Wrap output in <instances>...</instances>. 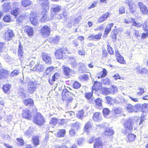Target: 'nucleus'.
<instances>
[{"label": "nucleus", "mask_w": 148, "mask_h": 148, "mask_svg": "<svg viewBox=\"0 0 148 148\" xmlns=\"http://www.w3.org/2000/svg\"><path fill=\"white\" fill-rule=\"evenodd\" d=\"M33 121L35 123L40 125H43L44 122L43 117L39 113L35 115Z\"/></svg>", "instance_id": "obj_1"}, {"label": "nucleus", "mask_w": 148, "mask_h": 148, "mask_svg": "<svg viewBox=\"0 0 148 148\" xmlns=\"http://www.w3.org/2000/svg\"><path fill=\"white\" fill-rule=\"evenodd\" d=\"M50 28L47 25H44L40 30L41 33L42 35L45 37L49 36L50 33Z\"/></svg>", "instance_id": "obj_2"}, {"label": "nucleus", "mask_w": 148, "mask_h": 148, "mask_svg": "<svg viewBox=\"0 0 148 148\" xmlns=\"http://www.w3.org/2000/svg\"><path fill=\"white\" fill-rule=\"evenodd\" d=\"M36 13L35 12H32L29 16V20L31 23L34 25H36L38 23V20L37 18Z\"/></svg>", "instance_id": "obj_3"}, {"label": "nucleus", "mask_w": 148, "mask_h": 148, "mask_svg": "<svg viewBox=\"0 0 148 148\" xmlns=\"http://www.w3.org/2000/svg\"><path fill=\"white\" fill-rule=\"evenodd\" d=\"M62 95L63 97L64 98L65 97L66 98L72 99H73L75 97V95L73 94V93L70 92L66 89L63 90L62 92Z\"/></svg>", "instance_id": "obj_4"}, {"label": "nucleus", "mask_w": 148, "mask_h": 148, "mask_svg": "<svg viewBox=\"0 0 148 148\" xmlns=\"http://www.w3.org/2000/svg\"><path fill=\"white\" fill-rule=\"evenodd\" d=\"M14 34L13 31L11 29L8 30L5 33V38L7 40H10L14 36Z\"/></svg>", "instance_id": "obj_5"}, {"label": "nucleus", "mask_w": 148, "mask_h": 148, "mask_svg": "<svg viewBox=\"0 0 148 148\" xmlns=\"http://www.w3.org/2000/svg\"><path fill=\"white\" fill-rule=\"evenodd\" d=\"M38 2L42 6L44 9H48L49 5V1L48 0H38Z\"/></svg>", "instance_id": "obj_6"}, {"label": "nucleus", "mask_w": 148, "mask_h": 148, "mask_svg": "<svg viewBox=\"0 0 148 148\" xmlns=\"http://www.w3.org/2000/svg\"><path fill=\"white\" fill-rule=\"evenodd\" d=\"M28 91L29 92L31 93H33L36 90V87L34 86V82L32 81L28 82Z\"/></svg>", "instance_id": "obj_7"}, {"label": "nucleus", "mask_w": 148, "mask_h": 148, "mask_svg": "<svg viewBox=\"0 0 148 148\" xmlns=\"http://www.w3.org/2000/svg\"><path fill=\"white\" fill-rule=\"evenodd\" d=\"M103 144L99 138H96L94 144V148H102Z\"/></svg>", "instance_id": "obj_8"}, {"label": "nucleus", "mask_w": 148, "mask_h": 148, "mask_svg": "<svg viewBox=\"0 0 148 148\" xmlns=\"http://www.w3.org/2000/svg\"><path fill=\"white\" fill-rule=\"evenodd\" d=\"M22 116L24 118L29 120L31 119L32 116L31 112L27 109L23 110Z\"/></svg>", "instance_id": "obj_9"}, {"label": "nucleus", "mask_w": 148, "mask_h": 148, "mask_svg": "<svg viewBox=\"0 0 148 148\" xmlns=\"http://www.w3.org/2000/svg\"><path fill=\"white\" fill-rule=\"evenodd\" d=\"M61 7L59 5L57 4H52L51 5V12L56 13L61 11Z\"/></svg>", "instance_id": "obj_10"}, {"label": "nucleus", "mask_w": 148, "mask_h": 148, "mask_svg": "<svg viewBox=\"0 0 148 148\" xmlns=\"http://www.w3.org/2000/svg\"><path fill=\"white\" fill-rule=\"evenodd\" d=\"M42 59L46 63L48 64L51 63V60L50 56L49 54L43 53L42 54Z\"/></svg>", "instance_id": "obj_11"}, {"label": "nucleus", "mask_w": 148, "mask_h": 148, "mask_svg": "<svg viewBox=\"0 0 148 148\" xmlns=\"http://www.w3.org/2000/svg\"><path fill=\"white\" fill-rule=\"evenodd\" d=\"M24 31L29 36H32L33 35L34 30L32 27L30 26H26L25 28Z\"/></svg>", "instance_id": "obj_12"}, {"label": "nucleus", "mask_w": 148, "mask_h": 148, "mask_svg": "<svg viewBox=\"0 0 148 148\" xmlns=\"http://www.w3.org/2000/svg\"><path fill=\"white\" fill-rule=\"evenodd\" d=\"M102 119V117L99 112H95L93 116V120L95 121H98Z\"/></svg>", "instance_id": "obj_13"}, {"label": "nucleus", "mask_w": 148, "mask_h": 148, "mask_svg": "<svg viewBox=\"0 0 148 148\" xmlns=\"http://www.w3.org/2000/svg\"><path fill=\"white\" fill-rule=\"evenodd\" d=\"M141 11L144 14H147L148 12V10L145 5L141 2H139L138 4Z\"/></svg>", "instance_id": "obj_14"}, {"label": "nucleus", "mask_w": 148, "mask_h": 148, "mask_svg": "<svg viewBox=\"0 0 148 148\" xmlns=\"http://www.w3.org/2000/svg\"><path fill=\"white\" fill-rule=\"evenodd\" d=\"M95 101V106L97 108L99 109L102 108L103 106L102 103V100L101 99L99 98H98L96 99Z\"/></svg>", "instance_id": "obj_15"}, {"label": "nucleus", "mask_w": 148, "mask_h": 148, "mask_svg": "<svg viewBox=\"0 0 148 148\" xmlns=\"http://www.w3.org/2000/svg\"><path fill=\"white\" fill-rule=\"evenodd\" d=\"M55 56L56 58L61 59L63 57V50L60 49L56 51L55 52Z\"/></svg>", "instance_id": "obj_16"}, {"label": "nucleus", "mask_w": 148, "mask_h": 148, "mask_svg": "<svg viewBox=\"0 0 148 148\" xmlns=\"http://www.w3.org/2000/svg\"><path fill=\"white\" fill-rule=\"evenodd\" d=\"M136 137V135L132 133H130L127 136V141L131 142L134 141Z\"/></svg>", "instance_id": "obj_17"}, {"label": "nucleus", "mask_w": 148, "mask_h": 148, "mask_svg": "<svg viewBox=\"0 0 148 148\" xmlns=\"http://www.w3.org/2000/svg\"><path fill=\"white\" fill-rule=\"evenodd\" d=\"M131 21H128L126 19H125L124 20V23H129L130 22H132V25L134 26L138 27H140L142 26V25L139 23H136L134 19L132 18H130Z\"/></svg>", "instance_id": "obj_18"}, {"label": "nucleus", "mask_w": 148, "mask_h": 148, "mask_svg": "<svg viewBox=\"0 0 148 148\" xmlns=\"http://www.w3.org/2000/svg\"><path fill=\"white\" fill-rule=\"evenodd\" d=\"M8 75V71L5 70H0V79L6 77Z\"/></svg>", "instance_id": "obj_19"}, {"label": "nucleus", "mask_w": 148, "mask_h": 148, "mask_svg": "<svg viewBox=\"0 0 148 148\" xmlns=\"http://www.w3.org/2000/svg\"><path fill=\"white\" fill-rule=\"evenodd\" d=\"M133 121L132 119H130L127 120L124 124V127L128 128L131 127L132 128L133 126Z\"/></svg>", "instance_id": "obj_20"}, {"label": "nucleus", "mask_w": 148, "mask_h": 148, "mask_svg": "<svg viewBox=\"0 0 148 148\" xmlns=\"http://www.w3.org/2000/svg\"><path fill=\"white\" fill-rule=\"evenodd\" d=\"M60 74L58 73H55L51 79H49V81L51 84H53V82H54L56 79H57L59 77Z\"/></svg>", "instance_id": "obj_21"}, {"label": "nucleus", "mask_w": 148, "mask_h": 148, "mask_svg": "<svg viewBox=\"0 0 148 148\" xmlns=\"http://www.w3.org/2000/svg\"><path fill=\"white\" fill-rule=\"evenodd\" d=\"M92 128L90 123L88 121L86 123L84 128V131L86 133L88 132Z\"/></svg>", "instance_id": "obj_22"}, {"label": "nucleus", "mask_w": 148, "mask_h": 148, "mask_svg": "<svg viewBox=\"0 0 148 148\" xmlns=\"http://www.w3.org/2000/svg\"><path fill=\"white\" fill-rule=\"evenodd\" d=\"M34 131V128L32 127H30L25 132V136L30 137L33 134Z\"/></svg>", "instance_id": "obj_23"}, {"label": "nucleus", "mask_w": 148, "mask_h": 148, "mask_svg": "<svg viewBox=\"0 0 148 148\" xmlns=\"http://www.w3.org/2000/svg\"><path fill=\"white\" fill-rule=\"evenodd\" d=\"M32 2L30 0H22L21 1V5L24 7L29 6L31 5Z\"/></svg>", "instance_id": "obj_24"}, {"label": "nucleus", "mask_w": 148, "mask_h": 148, "mask_svg": "<svg viewBox=\"0 0 148 148\" xmlns=\"http://www.w3.org/2000/svg\"><path fill=\"white\" fill-rule=\"evenodd\" d=\"M113 23H110L106 26L104 31L105 34H107L110 32L111 30V28L113 26Z\"/></svg>", "instance_id": "obj_25"}, {"label": "nucleus", "mask_w": 148, "mask_h": 148, "mask_svg": "<svg viewBox=\"0 0 148 148\" xmlns=\"http://www.w3.org/2000/svg\"><path fill=\"white\" fill-rule=\"evenodd\" d=\"M2 7L3 10L7 12L10 9L11 6L9 3H5L3 4Z\"/></svg>", "instance_id": "obj_26"}, {"label": "nucleus", "mask_w": 148, "mask_h": 148, "mask_svg": "<svg viewBox=\"0 0 148 148\" xmlns=\"http://www.w3.org/2000/svg\"><path fill=\"white\" fill-rule=\"evenodd\" d=\"M109 14L108 12H106L103 15L99 18L98 22L101 23L105 20L108 17Z\"/></svg>", "instance_id": "obj_27"}, {"label": "nucleus", "mask_w": 148, "mask_h": 148, "mask_svg": "<svg viewBox=\"0 0 148 148\" xmlns=\"http://www.w3.org/2000/svg\"><path fill=\"white\" fill-rule=\"evenodd\" d=\"M42 17L41 18L40 20V21L42 22H45L47 21H48L49 20H50L52 19V18H49L48 17V16H47V14L46 13H45V14H42Z\"/></svg>", "instance_id": "obj_28"}, {"label": "nucleus", "mask_w": 148, "mask_h": 148, "mask_svg": "<svg viewBox=\"0 0 148 148\" xmlns=\"http://www.w3.org/2000/svg\"><path fill=\"white\" fill-rule=\"evenodd\" d=\"M106 98L107 100L108 103L110 104H112L114 102L115 103H118L119 102L116 99H113L109 96H107L106 97Z\"/></svg>", "instance_id": "obj_29"}, {"label": "nucleus", "mask_w": 148, "mask_h": 148, "mask_svg": "<svg viewBox=\"0 0 148 148\" xmlns=\"http://www.w3.org/2000/svg\"><path fill=\"white\" fill-rule=\"evenodd\" d=\"M114 132L113 130L109 128H107L105 132H104V134L105 135L111 136L113 134Z\"/></svg>", "instance_id": "obj_30"}, {"label": "nucleus", "mask_w": 148, "mask_h": 148, "mask_svg": "<svg viewBox=\"0 0 148 148\" xmlns=\"http://www.w3.org/2000/svg\"><path fill=\"white\" fill-rule=\"evenodd\" d=\"M32 140L34 146H37L39 145V140L38 136H34L32 138Z\"/></svg>", "instance_id": "obj_31"}, {"label": "nucleus", "mask_w": 148, "mask_h": 148, "mask_svg": "<svg viewBox=\"0 0 148 148\" xmlns=\"http://www.w3.org/2000/svg\"><path fill=\"white\" fill-rule=\"evenodd\" d=\"M23 102L26 105L33 106L34 105L33 101L31 99H27L24 100Z\"/></svg>", "instance_id": "obj_32"}, {"label": "nucleus", "mask_w": 148, "mask_h": 148, "mask_svg": "<svg viewBox=\"0 0 148 148\" xmlns=\"http://www.w3.org/2000/svg\"><path fill=\"white\" fill-rule=\"evenodd\" d=\"M79 79L82 81H87L89 79V76L87 74H83L79 77Z\"/></svg>", "instance_id": "obj_33"}, {"label": "nucleus", "mask_w": 148, "mask_h": 148, "mask_svg": "<svg viewBox=\"0 0 148 148\" xmlns=\"http://www.w3.org/2000/svg\"><path fill=\"white\" fill-rule=\"evenodd\" d=\"M63 69L64 71V74L67 77L69 76L70 69L67 67L63 66Z\"/></svg>", "instance_id": "obj_34"}, {"label": "nucleus", "mask_w": 148, "mask_h": 148, "mask_svg": "<svg viewBox=\"0 0 148 148\" xmlns=\"http://www.w3.org/2000/svg\"><path fill=\"white\" fill-rule=\"evenodd\" d=\"M44 69V66L42 64H39V63H38V64L36 67H35L33 69V71H42Z\"/></svg>", "instance_id": "obj_35"}, {"label": "nucleus", "mask_w": 148, "mask_h": 148, "mask_svg": "<svg viewBox=\"0 0 148 148\" xmlns=\"http://www.w3.org/2000/svg\"><path fill=\"white\" fill-rule=\"evenodd\" d=\"M127 111L129 112H134V106L132 105L129 104L126 107Z\"/></svg>", "instance_id": "obj_36"}, {"label": "nucleus", "mask_w": 148, "mask_h": 148, "mask_svg": "<svg viewBox=\"0 0 148 148\" xmlns=\"http://www.w3.org/2000/svg\"><path fill=\"white\" fill-rule=\"evenodd\" d=\"M38 61L36 60H32L30 62V66L31 67L33 68V69L38 66Z\"/></svg>", "instance_id": "obj_37"}, {"label": "nucleus", "mask_w": 148, "mask_h": 148, "mask_svg": "<svg viewBox=\"0 0 148 148\" xmlns=\"http://www.w3.org/2000/svg\"><path fill=\"white\" fill-rule=\"evenodd\" d=\"M70 63L73 68L77 67L79 65V64L76 62V60L72 58L71 59Z\"/></svg>", "instance_id": "obj_38"}, {"label": "nucleus", "mask_w": 148, "mask_h": 148, "mask_svg": "<svg viewBox=\"0 0 148 148\" xmlns=\"http://www.w3.org/2000/svg\"><path fill=\"white\" fill-rule=\"evenodd\" d=\"M66 133L65 130H61L59 131L57 134V136L58 137H63Z\"/></svg>", "instance_id": "obj_39"}, {"label": "nucleus", "mask_w": 148, "mask_h": 148, "mask_svg": "<svg viewBox=\"0 0 148 148\" xmlns=\"http://www.w3.org/2000/svg\"><path fill=\"white\" fill-rule=\"evenodd\" d=\"M133 128L130 127L129 128L128 127H125L122 130V132L125 134L129 133L132 132V130Z\"/></svg>", "instance_id": "obj_40"}, {"label": "nucleus", "mask_w": 148, "mask_h": 148, "mask_svg": "<svg viewBox=\"0 0 148 148\" xmlns=\"http://www.w3.org/2000/svg\"><path fill=\"white\" fill-rule=\"evenodd\" d=\"M107 73V70L105 69H103V70L101 71L100 73V76H98V78L101 77H105Z\"/></svg>", "instance_id": "obj_41"}, {"label": "nucleus", "mask_w": 148, "mask_h": 148, "mask_svg": "<svg viewBox=\"0 0 148 148\" xmlns=\"http://www.w3.org/2000/svg\"><path fill=\"white\" fill-rule=\"evenodd\" d=\"M134 112H137L141 110L142 105L141 104H137L134 106Z\"/></svg>", "instance_id": "obj_42"}, {"label": "nucleus", "mask_w": 148, "mask_h": 148, "mask_svg": "<svg viewBox=\"0 0 148 148\" xmlns=\"http://www.w3.org/2000/svg\"><path fill=\"white\" fill-rule=\"evenodd\" d=\"M93 87L96 90L101 89L102 87L101 83L98 82L95 83Z\"/></svg>", "instance_id": "obj_43"}, {"label": "nucleus", "mask_w": 148, "mask_h": 148, "mask_svg": "<svg viewBox=\"0 0 148 148\" xmlns=\"http://www.w3.org/2000/svg\"><path fill=\"white\" fill-rule=\"evenodd\" d=\"M138 90L139 91V92L137 93V94L139 96H141L145 92L144 89L141 87H139L138 88Z\"/></svg>", "instance_id": "obj_44"}, {"label": "nucleus", "mask_w": 148, "mask_h": 148, "mask_svg": "<svg viewBox=\"0 0 148 148\" xmlns=\"http://www.w3.org/2000/svg\"><path fill=\"white\" fill-rule=\"evenodd\" d=\"M7 48L5 46V45L3 42H0V52L3 51H6Z\"/></svg>", "instance_id": "obj_45"}, {"label": "nucleus", "mask_w": 148, "mask_h": 148, "mask_svg": "<svg viewBox=\"0 0 148 148\" xmlns=\"http://www.w3.org/2000/svg\"><path fill=\"white\" fill-rule=\"evenodd\" d=\"M80 124L79 122H77L73 124L72 126V128L76 130H77L79 129L80 127Z\"/></svg>", "instance_id": "obj_46"}, {"label": "nucleus", "mask_w": 148, "mask_h": 148, "mask_svg": "<svg viewBox=\"0 0 148 148\" xmlns=\"http://www.w3.org/2000/svg\"><path fill=\"white\" fill-rule=\"evenodd\" d=\"M19 13V10L18 8L15 9V10L13 9V10L11 12V14L14 15L16 18L17 15Z\"/></svg>", "instance_id": "obj_47"}, {"label": "nucleus", "mask_w": 148, "mask_h": 148, "mask_svg": "<svg viewBox=\"0 0 148 148\" xmlns=\"http://www.w3.org/2000/svg\"><path fill=\"white\" fill-rule=\"evenodd\" d=\"M11 86L9 85H6L3 86V89L4 92L6 93H7L8 91L9 90Z\"/></svg>", "instance_id": "obj_48"}, {"label": "nucleus", "mask_w": 148, "mask_h": 148, "mask_svg": "<svg viewBox=\"0 0 148 148\" xmlns=\"http://www.w3.org/2000/svg\"><path fill=\"white\" fill-rule=\"evenodd\" d=\"M103 112L104 116L106 117L110 113V110L107 108H105L103 109Z\"/></svg>", "instance_id": "obj_49"}, {"label": "nucleus", "mask_w": 148, "mask_h": 148, "mask_svg": "<svg viewBox=\"0 0 148 148\" xmlns=\"http://www.w3.org/2000/svg\"><path fill=\"white\" fill-rule=\"evenodd\" d=\"M57 119L56 118H52L50 122V124L52 125H55L57 123Z\"/></svg>", "instance_id": "obj_50"}, {"label": "nucleus", "mask_w": 148, "mask_h": 148, "mask_svg": "<svg viewBox=\"0 0 148 148\" xmlns=\"http://www.w3.org/2000/svg\"><path fill=\"white\" fill-rule=\"evenodd\" d=\"M101 82L105 84L109 85L110 84V81L108 78L106 77L102 80Z\"/></svg>", "instance_id": "obj_51"}, {"label": "nucleus", "mask_w": 148, "mask_h": 148, "mask_svg": "<svg viewBox=\"0 0 148 148\" xmlns=\"http://www.w3.org/2000/svg\"><path fill=\"white\" fill-rule=\"evenodd\" d=\"M63 16V14H61L60 15H56L54 16V18L56 20V21H58L60 19H62V18Z\"/></svg>", "instance_id": "obj_52"}, {"label": "nucleus", "mask_w": 148, "mask_h": 148, "mask_svg": "<svg viewBox=\"0 0 148 148\" xmlns=\"http://www.w3.org/2000/svg\"><path fill=\"white\" fill-rule=\"evenodd\" d=\"M55 68L53 67H50L47 68V69L45 71L46 73L47 74H49L51 72L53 71Z\"/></svg>", "instance_id": "obj_53"}, {"label": "nucleus", "mask_w": 148, "mask_h": 148, "mask_svg": "<svg viewBox=\"0 0 148 148\" xmlns=\"http://www.w3.org/2000/svg\"><path fill=\"white\" fill-rule=\"evenodd\" d=\"M114 112L116 114H120L122 111V109L121 108H114Z\"/></svg>", "instance_id": "obj_54"}, {"label": "nucleus", "mask_w": 148, "mask_h": 148, "mask_svg": "<svg viewBox=\"0 0 148 148\" xmlns=\"http://www.w3.org/2000/svg\"><path fill=\"white\" fill-rule=\"evenodd\" d=\"M125 3L129 5L130 9L135 8L133 7L132 5V2H131V0L126 1Z\"/></svg>", "instance_id": "obj_55"}, {"label": "nucleus", "mask_w": 148, "mask_h": 148, "mask_svg": "<svg viewBox=\"0 0 148 148\" xmlns=\"http://www.w3.org/2000/svg\"><path fill=\"white\" fill-rule=\"evenodd\" d=\"M125 3L129 5L130 9L135 8L133 7L132 5V2H131V0L126 1Z\"/></svg>", "instance_id": "obj_56"}, {"label": "nucleus", "mask_w": 148, "mask_h": 148, "mask_svg": "<svg viewBox=\"0 0 148 148\" xmlns=\"http://www.w3.org/2000/svg\"><path fill=\"white\" fill-rule=\"evenodd\" d=\"M23 48L20 45L19 46V49L18 50V55L20 56H22L23 54Z\"/></svg>", "instance_id": "obj_57"}, {"label": "nucleus", "mask_w": 148, "mask_h": 148, "mask_svg": "<svg viewBox=\"0 0 148 148\" xmlns=\"http://www.w3.org/2000/svg\"><path fill=\"white\" fill-rule=\"evenodd\" d=\"M19 73V71L18 70H14L11 73L10 75L13 76L17 75Z\"/></svg>", "instance_id": "obj_58"}, {"label": "nucleus", "mask_w": 148, "mask_h": 148, "mask_svg": "<svg viewBox=\"0 0 148 148\" xmlns=\"http://www.w3.org/2000/svg\"><path fill=\"white\" fill-rule=\"evenodd\" d=\"M92 92L86 93L85 94V96L87 99H90L92 96Z\"/></svg>", "instance_id": "obj_59"}, {"label": "nucleus", "mask_w": 148, "mask_h": 148, "mask_svg": "<svg viewBox=\"0 0 148 148\" xmlns=\"http://www.w3.org/2000/svg\"><path fill=\"white\" fill-rule=\"evenodd\" d=\"M84 139L83 138H79L77 141V144L79 145H81L82 144L84 143Z\"/></svg>", "instance_id": "obj_60"}, {"label": "nucleus", "mask_w": 148, "mask_h": 148, "mask_svg": "<svg viewBox=\"0 0 148 148\" xmlns=\"http://www.w3.org/2000/svg\"><path fill=\"white\" fill-rule=\"evenodd\" d=\"M83 114L84 112L83 110L79 111L77 114V116L78 118L81 119L83 116Z\"/></svg>", "instance_id": "obj_61"}, {"label": "nucleus", "mask_w": 148, "mask_h": 148, "mask_svg": "<svg viewBox=\"0 0 148 148\" xmlns=\"http://www.w3.org/2000/svg\"><path fill=\"white\" fill-rule=\"evenodd\" d=\"M137 72L140 73L145 72L144 71L145 70V69L140 66H138L137 67Z\"/></svg>", "instance_id": "obj_62"}, {"label": "nucleus", "mask_w": 148, "mask_h": 148, "mask_svg": "<svg viewBox=\"0 0 148 148\" xmlns=\"http://www.w3.org/2000/svg\"><path fill=\"white\" fill-rule=\"evenodd\" d=\"M81 84L77 82H75L73 84V87L75 88H78L81 86Z\"/></svg>", "instance_id": "obj_63"}, {"label": "nucleus", "mask_w": 148, "mask_h": 148, "mask_svg": "<svg viewBox=\"0 0 148 148\" xmlns=\"http://www.w3.org/2000/svg\"><path fill=\"white\" fill-rule=\"evenodd\" d=\"M3 20L5 22H9L11 21L10 17L9 16H5L4 17Z\"/></svg>", "instance_id": "obj_64"}]
</instances>
